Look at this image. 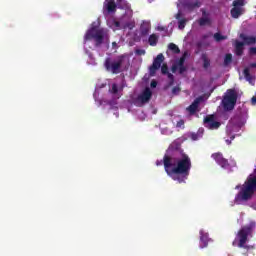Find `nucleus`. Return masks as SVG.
<instances>
[{"label": "nucleus", "instance_id": "obj_27", "mask_svg": "<svg viewBox=\"0 0 256 256\" xmlns=\"http://www.w3.org/2000/svg\"><path fill=\"white\" fill-rule=\"evenodd\" d=\"M214 39L217 42L225 41V39H227V36L221 35V33L217 32V33L214 34Z\"/></svg>", "mask_w": 256, "mask_h": 256}, {"label": "nucleus", "instance_id": "obj_20", "mask_svg": "<svg viewBox=\"0 0 256 256\" xmlns=\"http://www.w3.org/2000/svg\"><path fill=\"white\" fill-rule=\"evenodd\" d=\"M179 149H181V142H179V140H175L170 144L168 153H170V151H179Z\"/></svg>", "mask_w": 256, "mask_h": 256}, {"label": "nucleus", "instance_id": "obj_32", "mask_svg": "<svg viewBox=\"0 0 256 256\" xmlns=\"http://www.w3.org/2000/svg\"><path fill=\"white\" fill-rule=\"evenodd\" d=\"M111 93L113 95H117V93H119V88L117 87V84H112Z\"/></svg>", "mask_w": 256, "mask_h": 256}, {"label": "nucleus", "instance_id": "obj_33", "mask_svg": "<svg viewBox=\"0 0 256 256\" xmlns=\"http://www.w3.org/2000/svg\"><path fill=\"white\" fill-rule=\"evenodd\" d=\"M178 71L180 75H183L187 71V68L185 66H178Z\"/></svg>", "mask_w": 256, "mask_h": 256}, {"label": "nucleus", "instance_id": "obj_9", "mask_svg": "<svg viewBox=\"0 0 256 256\" xmlns=\"http://www.w3.org/2000/svg\"><path fill=\"white\" fill-rule=\"evenodd\" d=\"M211 157L223 169H227V167H229V160H227L225 157H223V154L221 152L213 153L211 155Z\"/></svg>", "mask_w": 256, "mask_h": 256}, {"label": "nucleus", "instance_id": "obj_5", "mask_svg": "<svg viewBox=\"0 0 256 256\" xmlns=\"http://www.w3.org/2000/svg\"><path fill=\"white\" fill-rule=\"evenodd\" d=\"M117 7L125 11L131 10V4L127 0H106L104 2V11H107V13H115Z\"/></svg>", "mask_w": 256, "mask_h": 256}, {"label": "nucleus", "instance_id": "obj_10", "mask_svg": "<svg viewBox=\"0 0 256 256\" xmlns=\"http://www.w3.org/2000/svg\"><path fill=\"white\" fill-rule=\"evenodd\" d=\"M184 9L188 11H193L194 9H199L201 7V2L199 0H179Z\"/></svg>", "mask_w": 256, "mask_h": 256}, {"label": "nucleus", "instance_id": "obj_35", "mask_svg": "<svg viewBox=\"0 0 256 256\" xmlns=\"http://www.w3.org/2000/svg\"><path fill=\"white\" fill-rule=\"evenodd\" d=\"M191 139H192V141H197V139H199V134H197V133H192V134H191Z\"/></svg>", "mask_w": 256, "mask_h": 256}, {"label": "nucleus", "instance_id": "obj_14", "mask_svg": "<svg viewBox=\"0 0 256 256\" xmlns=\"http://www.w3.org/2000/svg\"><path fill=\"white\" fill-rule=\"evenodd\" d=\"M245 47V43L241 42L239 40L235 41V45H234V51H235V55H237V57H241V55H243V51Z\"/></svg>", "mask_w": 256, "mask_h": 256}, {"label": "nucleus", "instance_id": "obj_46", "mask_svg": "<svg viewBox=\"0 0 256 256\" xmlns=\"http://www.w3.org/2000/svg\"><path fill=\"white\" fill-rule=\"evenodd\" d=\"M112 45L115 46V45H117V43H116V42H113Z\"/></svg>", "mask_w": 256, "mask_h": 256}, {"label": "nucleus", "instance_id": "obj_40", "mask_svg": "<svg viewBox=\"0 0 256 256\" xmlns=\"http://www.w3.org/2000/svg\"><path fill=\"white\" fill-rule=\"evenodd\" d=\"M251 103H252V105H256V96H253L251 98Z\"/></svg>", "mask_w": 256, "mask_h": 256}, {"label": "nucleus", "instance_id": "obj_26", "mask_svg": "<svg viewBox=\"0 0 256 256\" xmlns=\"http://www.w3.org/2000/svg\"><path fill=\"white\" fill-rule=\"evenodd\" d=\"M243 75H244L246 81H248L249 83H251V81H253V76L251 75L249 68L244 69Z\"/></svg>", "mask_w": 256, "mask_h": 256}, {"label": "nucleus", "instance_id": "obj_36", "mask_svg": "<svg viewBox=\"0 0 256 256\" xmlns=\"http://www.w3.org/2000/svg\"><path fill=\"white\" fill-rule=\"evenodd\" d=\"M135 53H136V55H145V50H143V49H137L136 51H135Z\"/></svg>", "mask_w": 256, "mask_h": 256}, {"label": "nucleus", "instance_id": "obj_22", "mask_svg": "<svg viewBox=\"0 0 256 256\" xmlns=\"http://www.w3.org/2000/svg\"><path fill=\"white\" fill-rule=\"evenodd\" d=\"M201 59L203 61V67L209 69V67H211V60H209L207 54H202Z\"/></svg>", "mask_w": 256, "mask_h": 256}, {"label": "nucleus", "instance_id": "obj_13", "mask_svg": "<svg viewBox=\"0 0 256 256\" xmlns=\"http://www.w3.org/2000/svg\"><path fill=\"white\" fill-rule=\"evenodd\" d=\"M209 241H211V239H209V234L205 233L203 230H200V248L205 249V247L209 245Z\"/></svg>", "mask_w": 256, "mask_h": 256}, {"label": "nucleus", "instance_id": "obj_39", "mask_svg": "<svg viewBox=\"0 0 256 256\" xmlns=\"http://www.w3.org/2000/svg\"><path fill=\"white\" fill-rule=\"evenodd\" d=\"M126 27H128V29H133V27H135V24H133V23H128V24H126Z\"/></svg>", "mask_w": 256, "mask_h": 256}, {"label": "nucleus", "instance_id": "obj_21", "mask_svg": "<svg viewBox=\"0 0 256 256\" xmlns=\"http://www.w3.org/2000/svg\"><path fill=\"white\" fill-rule=\"evenodd\" d=\"M176 19H178V28L179 29H185V26L187 25V19L186 18H183L181 19V13H178L176 15Z\"/></svg>", "mask_w": 256, "mask_h": 256}, {"label": "nucleus", "instance_id": "obj_30", "mask_svg": "<svg viewBox=\"0 0 256 256\" xmlns=\"http://www.w3.org/2000/svg\"><path fill=\"white\" fill-rule=\"evenodd\" d=\"M176 127L178 129H185V120L180 119L177 123H176Z\"/></svg>", "mask_w": 256, "mask_h": 256}, {"label": "nucleus", "instance_id": "obj_47", "mask_svg": "<svg viewBox=\"0 0 256 256\" xmlns=\"http://www.w3.org/2000/svg\"><path fill=\"white\" fill-rule=\"evenodd\" d=\"M233 139H235V136H232V137H231V140H232V141H233Z\"/></svg>", "mask_w": 256, "mask_h": 256}, {"label": "nucleus", "instance_id": "obj_23", "mask_svg": "<svg viewBox=\"0 0 256 256\" xmlns=\"http://www.w3.org/2000/svg\"><path fill=\"white\" fill-rule=\"evenodd\" d=\"M150 31H151V26H149V24H146L140 27V33L143 37H145L146 35H149Z\"/></svg>", "mask_w": 256, "mask_h": 256}, {"label": "nucleus", "instance_id": "obj_44", "mask_svg": "<svg viewBox=\"0 0 256 256\" xmlns=\"http://www.w3.org/2000/svg\"><path fill=\"white\" fill-rule=\"evenodd\" d=\"M227 145H231V140H226Z\"/></svg>", "mask_w": 256, "mask_h": 256}, {"label": "nucleus", "instance_id": "obj_24", "mask_svg": "<svg viewBox=\"0 0 256 256\" xmlns=\"http://www.w3.org/2000/svg\"><path fill=\"white\" fill-rule=\"evenodd\" d=\"M168 49L172 51V53H175L176 55L181 53V49H179V46H177L175 43H170L168 45Z\"/></svg>", "mask_w": 256, "mask_h": 256}, {"label": "nucleus", "instance_id": "obj_4", "mask_svg": "<svg viewBox=\"0 0 256 256\" xmlns=\"http://www.w3.org/2000/svg\"><path fill=\"white\" fill-rule=\"evenodd\" d=\"M125 63H129V59L125 55H120L116 60L106 58L104 67L108 73H112V75H119V73H121V67H123Z\"/></svg>", "mask_w": 256, "mask_h": 256}, {"label": "nucleus", "instance_id": "obj_1", "mask_svg": "<svg viewBox=\"0 0 256 256\" xmlns=\"http://www.w3.org/2000/svg\"><path fill=\"white\" fill-rule=\"evenodd\" d=\"M163 164L165 172L174 181L184 183L187 177H189L191 171V158H189V155L183 153L181 158H178L171 154H165L163 161H156L157 167Z\"/></svg>", "mask_w": 256, "mask_h": 256}, {"label": "nucleus", "instance_id": "obj_15", "mask_svg": "<svg viewBox=\"0 0 256 256\" xmlns=\"http://www.w3.org/2000/svg\"><path fill=\"white\" fill-rule=\"evenodd\" d=\"M206 11H202V17L198 20V25L200 27H205V25H211V18L208 17Z\"/></svg>", "mask_w": 256, "mask_h": 256}, {"label": "nucleus", "instance_id": "obj_18", "mask_svg": "<svg viewBox=\"0 0 256 256\" xmlns=\"http://www.w3.org/2000/svg\"><path fill=\"white\" fill-rule=\"evenodd\" d=\"M231 16L233 19H239L241 17V14L243 13V8L241 7H233L230 11Z\"/></svg>", "mask_w": 256, "mask_h": 256}, {"label": "nucleus", "instance_id": "obj_2", "mask_svg": "<svg viewBox=\"0 0 256 256\" xmlns=\"http://www.w3.org/2000/svg\"><path fill=\"white\" fill-rule=\"evenodd\" d=\"M253 229H255V224L242 226L241 229L237 232L234 241L232 242L233 247L237 245L239 249H245L247 251H250V249H255V246L247 245L249 237H253Z\"/></svg>", "mask_w": 256, "mask_h": 256}, {"label": "nucleus", "instance_id": "obj_41", "mask_svg": "<svg viewBox=\"0 0 256 256\" xmlns=\"http://www.w3.org/2000/svg\"><path fill=\"white\" fill-rule=\"evenodd\" d=\"M250 67H251L252 69H256V62L251 63V64H250Z\"/></svg>", "mask_w": 256, "mask_h": 256}, {"label": "nucleus", "instance_id": "obj_7", "mask_svg": "<svg viewBox=\"0 0 256 256\" xmlns=\"http://www.w3.org/2000/svg\"><path fill=\"white\" fill-rule=\"evenodd\" d=\"M165 61V56H163L162 53L158 54L156 58L154 59L152 65L149 67V73L151 77H154V75L161 69V64Z\"/></svg>", "mask_w": 256, "mask_h": 256}, {"label": "nucleus", "instance_id": "obj_43", "mask_svg": "<svg viewBox=\"0 0 256 256\" xmlns=\"http://www.w3.org/2000/svg\"><path fill=\"white\" fill-rule=\"evenodd\" d=\"M115 25H116V27H119L121 25V23H119V21H116Z\"/></svg>", "mask_w": 256, "mask_h": 256}, {"label": "nucleus", "instance_id": "obj_3", "mask_svg": "<svg viewBox=\"0 0 256 256\" xmlns=\"http://www.w3.org/2000/svg\"><path fill=\"white\" fill-rule=\"evenodd\" d=\"M94 41L95 47H99L100 45H103V42L109 41V34H107V30L103 28H96L92 27L89 30H87L86 34L84 35V43H87V41Z\"/></svg>", "mask_w": 256, "mask_h": 256}, {"label": "nucleus", "instance_id": "obj_37", "mask_svg": "<svg viewBox=\"0 0 256 256\" xmlns=\"http://www.w3.org/2000/svg\"><path fill=\"white\" fill-rule=\"evenodd\" d=\"M249 55H256V47H251L249 49Z\"/></svg>", "mask_w": 256, "mask_h": 256}, {"label": "nucleus", "instance_id": "obj_38", "mask_svg": "<svg viewBox=\"0 0 256 256\" xmlns=\"http://www.w3.org/2000/svg\"><path fill=\"white\" fill-rule=\"evenodd\" d=\"M150 87H151L152 89H155V87H157V81L152 80L151 83H150Z\"/></svg>", "mask_w": 256, "mask_h": 256}, {"label": "nucleus", "instance_id": "obj_25", "mask_svg": "<svg viewBox=\"0 0 256 256\" xmlns=\"http://www.w3.org/2000/svg\"><path fill=\"white\" fill-rule=\"evenodd\" d=\"M187 55V52H184L183 55L179 58V60L176 61L178 67L185 66V60L187 59Z\"/></svg>", "mask_w": 256, "mask_h": 256}, {"label": "nucleus", "instance_id": "obj_11", "mask_svg": "<svg viewBox=\"0 0 256 256\" xmlns=\"http://www.w3.org/2000/svg\"><path fill=\"white\" fill-rule=\"evenodd\" d=\"M204 125L208 129H219L221 122L215 121V115H208L204 118Z\"/></svg>", "mask_w": 256, "mask_h": 256}, {"label": "nucleus", "instance_id": "obj_16", "mask_svg": "<svg viewBox=\"0 0 256 256\" xmlns=\"http://www.w3.org/2000/svg\"><path fill=\"white\" fill-rule=\"evenodd\" d=\"M199 103H201V98H196L187 108V111H189L190 115H195V113H197V109H199Z\"/></svg>", "mask_w": 256, "mask_h": 256}, {"label": "nucleus", "instance_id": "obj_19", "mask_svg": "<svg viewBox=\"0 0 256 256\" xmlns=\"http://www.w3.org/2000/svg\"><path fill=\"white\" fill-rule=\"evenodd\" d=\"M148 43L151 47H157V43H159V35L151 34L148 38Z\"/></svg>", "mask_w": 256, "mask_h": 256}, {"label": "nucleus", "instance_id": "obj_12", "mask_svg": "<svg viewBox=\"0 0 256 256\" xmlns=\"http://www.w3.org/2000/svg\"><path fill=\"white\" fill-rule=\"evenodd\" d=\"M161 67V73L162 75H167L169 82H168V87H173L175 84V76L169 72V66L167 63H163Z\"/></svg>", "mask_w": 256, "mask_h": 256}, {"label": "nucleus", "instance_id": "obj_6", "mask_svg": "<svg viewBox=\"0 0 256 256\" xmlns=\"http://www.w3.org/2000/svg\"><path fill=\"white\" fill-rule=\"evenodd\" d=\"M237 91L235 89H228L226 95L222 99L224 111H233L237 105Z\"/></svg>", "mask_w": 256, "mask_h": 256}, {"label": "nucleus", "instance_id": "obj_8", "mask_svg": "<svg viewBox=\"0 0 256 256\" xmlns=\"http://www.w3.org/2000/svg\"><path fill=\"white\" fill-rule=\"evenodd\" d=\"M151 97H153V92L150 88H145L144 91L137 97L136 101L141 103V105H145V103H149V101H151Z\"/></svg>", "mask_w": 256, "mask_h": 256}, {"label": "nucleus", "instance_id": "obj_28", "mask_svg": "<svg viewBox=\"0 0 256 256\" xmlns=\"http://www.w3.org/2000/svg\"><path fill=\"white\" fill-rule=\"evenodd\" d=\"M233 61V55L232 54H226L224 58V65H229Z\"/></svg>", "mask_w": 256, "mask_h": 256}, {"label": "nucleus", "instance_id": "obj_42", "mask_svg": "<svg viewBox=\"0 0 256 256\" xmlns=\"http://www.w3.org/2000/svg\"><path fill=\"white\" fill-rule=\"evenodd\" d=\"M158 31H165V27L159 26V27H158Z\"/></svg>", "mask_w": 256, "mask_h": 256}, {"label": "nucleus", "instance_id": "obj_45", "mask_svg": "<svg viewBox=\"0 0 256 256\" xmlns=\"http://www.w3.org/2000/svg\"><path fill=\"white\" fill-rule=\"evenodd\" d=\"M207 37H209V35H203V39H207Z\"/></svg>", "mask_w": 256, "mask_h": 256}, {"label": "nucleus", "instance_id": "obj_29", "mask_svg": "<svg viewBox=\"0 0 256 256\" xmlns=\"http://www.w3.org/2000/svg\"><path fill=\"white\" fill-rule=\"evenodd\" d=\"M245 5L244 0H234L233 1V7H243Z\"/></svg>", "mask_w": 256, "mask_h": 256}, {"label": "nucleus", "instance_id": "obj_34", "mask_svg": "<svg viewBox=\"0 0 256 256\" xmlns=\"http://www.w3.org/2000/svg\"><path fill=\"white\" fill-rule=\"evenodd\" d=\"M177 70H179V66L175 63L171 67L172 73H177Z\"/></svg>", "mask_w": 256, "mask_h": 256}, {"label": "nucleus", "instance_id": "obj_31", "mask_svg": "<svg viewBox=\"0 0 256 256\" xmlns=\"http://www.w3.org/2000/svg\"><path fill=\"white\" fill-rule=\"evenodd\" d=\"M179 93H181V88L179 86L172 88V95H179Z\"/></svg>", "mask_w": 256, "mask_h": 256}, {"label": "nucleus", "instance_id": "obj_17", "mask_svg": "<svg viewBox=\"0 0 256 256\" xmlns=\"http://www.w3.org/2000/svg\"><path fill=\"white\" fill-rule=\"evenodd\" d=\"M240 39H243L244 45H255L256 44V37L255 36H247L245 34H240Z\"/></svg>", "mask_w": 256, "mask_h": 256}]
</instances>
